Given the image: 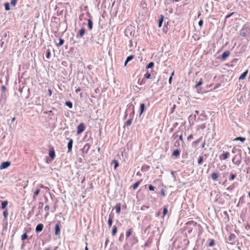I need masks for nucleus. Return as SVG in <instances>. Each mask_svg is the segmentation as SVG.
<instances>
[{
  "label": "nucleus",
  "mask_w": 250,
  "mask_h": 250,
  "mask_svg": "<svg viewBox=\"0 0 250 250\" xmlns=\"http://www.w3.org/2000/svg\"><path fill=\"white\" fill-rule=\"evenodd\" d=\"M41 188H44V187L42 185H41Z\"/></svg>",
  "instance_id": "nucleus-63"
},
{
  "label": "nucleus",
  "mask_w": 250,
  "mask_h": 250,
  "mask_svg": "<svg viewBox=\"0 0 250 250\" xmlns=\"http://www.w3.org/2000/svg\"><path fill=\"white\" fill-rule=\"evenodd\" d=\"M128 62H128V61H127L126 60V61H125V66H126V64H127V63Z\"/></svg>",
  "instance_id": "nucleus-59"
},
{
  "label": "nucleus",
  "mask_w": 250,
  "mask_h": 250,
  "mask_svg": "<svg viewBox=\"0 0 250 250\" xmlns=\"http://www.w3.org/2000/svg\"><path fill=\"white\" fill-rule=\"evenodd\" d=\"M227 168V166L225 165H223L219 167V169L221 171H223L225 170Z\"/></svg>",
  "instance_id": "nucleus-31"
},
{
  "label": "nucleus",
  "mask_w": 250,
  "mask_h": 250,
  "mask_svg": "<svg viewBox=\"0 0 250 250\" xmlns=\"http://www.w3.org/2000/svg\"><path fill=\"white\" fill-rule=\"evenodd\" d=\"M44 209L46 210V211H48L49 209V206L47 205L45 207V208H44Z\"/></svg>",
  "instance_id": "nucleus-50"
},
{
  "label": "nucleus",
  "mask_w": 250,
  "mask_h": 250,
  "mask_svg": "<svg viewBox=\"0 0 250 250\" xmlns=\"http://www.w3.org/2000/svg\"><path fill=\"white\" fill-rule=\"evenodd\" d=\"M88 26L90 30H92L93 27V22L90 19L88 20Z\"/></svg>",
  "instance_id": "nucleus-14"
},
{
  "label": "nucleus",
  "mask_w": 250,
  "mask_h": 250,
  "mask_svg": "<svg viewBox=\"0 0 250 250\" xmlns=\"http://www.w3.org/2000/svg\"><path fill=\"white\" fill-rule=\"evenodd\" d=\"M179 139H180L181 141H183L182 135H180V137H179Z\"/></svg>",
  "instance_id": "nucleus-57"
},
{
  "label": "nucleus",
  "mask_w": 250,
  "mask_h": 250,
  "mask_svg": "<svg viewBox=\"0 0 250 250\" xmlns=\"http://www.w3.org/2000/svg\"><path fill=\"white\" fill-rule=\"evenodd\" d=\"M84 33H85V29L84 28H82L79 31V34L77 35V37L79 36L80 37H82L84 35Z\"/></svg>",
  "instance_id": "nucleus-7"
},
{
  "label": "nucleus",
  "mask_w": 250,
  "mask_h": 250,
  "mask_svg": "<svg viewBox=\"0 0 250 250\" xmlns=\"http://www.w3.org/2000/svg\"><path fill=\"white\" fill-rule=\"evenodd\" d=\"M201 138H199V139L197 140L196 141H195V142H194V143L195 144H198V143L200 142V141H201Z\"/></svg>",
  "instance_id": "nucleus-48"
},
{
  "label": "nucleus",
  "mask_w": 250,
  "mask_h": 250,
  "mask_svg": "<svg viewBox=\"0 0 250 250\" xmlns=\"http://www.w3.org/2000/svg\"><path fill=\"white\" fill-rule=\"evenodd\" d=\"M202 80L201 79L200 81L196 84V87L200 86L202 84Z\"/></svg>",
  "instance_id": "nucleus-40"
},
{
  "label": "nucleus",
  "mask_w": 250,
  "mask_h": 250,
  "mask_svg": "<svg viewBox=\"0 0 250 250\" xmlns=\"http://www.w3.org/2000/svg\"><path fill=\"white\" fill-rule=\"evenodd\" d=\"M1 89H2V91H3V92H4V91H5V90H6V87H5V86H4V85L2 86V87H1Z\"/></svg>",
  "instance_id": "nucleus-53"
},
{
  "label": "nucleus",
  "mask_w": 250,
  "mask_h": 250,
  "mask_svg": "<svg viewBox=\"0 0 250 250\" xmlns=\"http://www.w3.org/2000/svg\"><path fill=\"white\" fill-rule=\"evenodd\" d=\"M112 163L115 164L114 165V169H116V168L118 167L119 164L117 160H114L112 161Z\"/></svg>",
  "instance_id": "nucleus-30"
},
{
  "label": "nucleus",
  "mask_w": 250,
  "mask_h": 250,
  "mask_svg": "<svg viewBox=\"0 0 250 250\" xmlns=\"http://www.w3.org/2000/svg\"><path fill=\"white\" fill-rule=\"evenodd\" d=\"M195 113H196V114L197 115H198V114H199V111H197V110H196V111H195Z\"/></svg>",
  "instance_id": "nucleus-60"
},
{
  "label": "nucleus",
  "mask_w": 250,
  "mask_h": 250,
  "mask_svg": "<svg viewBox=\"0 0 250 250\" xmlns=\"http://www.w3.org/2000/svg\"><path fill=\"white\" fill-rule=\"evenodd\" d=\"M140 183L141 182L140 181H138L136 183H135L133 186V188L134 189H136L138 187V186H139V185L140 184Z\"/></svg>",
  "instance_id": "nucleus-22"
},
{
  "label": "nucleus",
  "mask_w": 250,
  "mask_h": 250,
  "mask_svg": "<svg viewBox=\"0 0 250 250\" xmlns=\"http://www.w3.org/2000/svg\"><path fill=\"white\" fill-rule=\"evenodd\" d=\"M233 13H232L231 14H229V15H228L226 17V19H228V18H229L230 17V16L233 14Z\"/></svg>",
  "instance_id": "nucleus-54"
},
{
  "label": "nucleus",
  "mask_w": 250,
  "mask_h": 250,
  "mask_svg": "<svg viewBox=\"0 0 250 250\" xmlns=\"http://www.w3.org/2000/svg\"><path fill=\"white\" fill-rule=\"evenodd\" d=\"M205 142H204V143L202 144V146H201V147H202V148H204V146H205Z\"/></svg>",
  "instance_id": "nucleus-58"
},
{
  "label": "nucleus",
  "mask_w": 250,
  "mask_h": 250,
  "mask_svg": "<svg viewBox=\"0 0 250 250\" xmlns=\"http://www.w3.org/2000/svg\"><path fill=\"white\" fill-rule=\"evenodd\" d=\"M117 232V228L115 226H114L112 228V234L114 235L116 234Z\"/></svg>",
  "instance_id": "nucleus-27"
},
{
  "label": "nucleus",
  "mask_w": 250,
  "mask_h": 250,
  "mask_svg": "<svg viewBox=\"0 0 250 250\" xmlns=\"http://www.w3.org/2000/svg\"><path fill=\"white\" fill-rule=\"evenodd\" d=\"M10 165V163L9 162H3L1 165L0 166V169H3L7 168Z\"/></svg>",
  "instance_id": "nucleus-1"
},
{
  "label": "nucleus",
  "mask_w": 250,
  "mask_h": 250,
  "mask_svg": "<svg viewBox=\"0 0 250 250\" xmlns=\"http://www.w3.org/2000/svg\"><path fill=\"white\" fill-rule=\"evenodd\" d=\"M15 120V118H13L12 119V122H14Z\"/></svg>",
  "instance_id": "nucleus-61"
},
{
  "label": "nucleus",
  "mask_w": 250,
  "mask_h": 250,
  "mask_svg": "<svg viewBox=\"0 0 250 250\" xmlns=\"http://www.w3.org/2000/svg\"><path fill=\"white\" fill-rule=\"evenodd\" d=\"M43 228V225L42 224L38 225L36 228V232H41L42 231Z\"/></svg>",
  "instance_id": "nucleus-5"
},
{
  "label": "nucleus",
  "mask_w": 250,
  "mask_h": 250,
  "mask_svg": "<svg viewBox=\"0 0 250 250\" xmlns=\"http://www.w3.org/2000/svg\"><path fill=\"white\" fill-rule=\"evenodd\" d=\"M245 140V138L241 137H237L233 140V141H240L242 142H244Z\"/></svg>",
  "instance_id": "nucleus-16"
},
{
  "label": "nucleus",
  "mask_w": 250,
  "mask_h": 250,
  "mask_svg": "<svg viewBox=\"0 0 250 250\" xmlns=\"http://www.w3.org/2000/svg\"><path fill=\"white\" fill-rule=\"evenodd\" d=\"M144 76L146 79H150L151 77V74L150 73H147Z\"/></svg>",
  "instance_id": "nucleus-39"
},
{
  "label": "nucleus",
  "mask_w": 250,
  "mask_h": 250,
  "mask_svg": "<svg viewBox=\"0 0 250 250\" xmlns=\"http://www.w3.org/2000/svg\"><path fill=\"white\" fill-rule=\"evenodd\" d=\"M4 6H5V9L6 10L8 11V10H10L9 5L8 3H7V2L5 3L4 4Z\"/></svg>",
  "instance_id": "nucleus-36"
},
{
  "label": "nucleus",
  "mask_w": 250,
  "mask_h": 250,
  "mask_svg": "<svg viewBox=\"0 0 250 250\" xmlns=\"http://www.w3.org/2000/svg\"><path fill=\"white\" fill-rule=\"evenodd\" d=\"M131 231L130 229L128 230L126 233V238L129 237L131 235Z\"/></svg>",
  "instance_id": "nucleus-37"
},
{
  "label": "nucleus",
  "mask_w": 250,
  "mask_h": 250,
  "mask_svg": "<svg viewBox=\"0 0 250 250\" xmlns=\"http://www.w3.org/2000/svg\"><path fill=\"white\" fill-rule=\"evenodd\" d=\"M17 2V0H12L11 1V4L12 5H15L16 3Z\"/></svg>",
  "instance_id": "nucleus-45"
},
{
  "label": "nucleus",
  "mask_w": 250,
  "mask_h": 250,
  "mask_svg": "<svg viewBox=\"0 0 250 250\" xmlns=\"http://www.w3.org/2000/svg\"><path fill=\"white\" fill-rule=\"evenodd\" d=\"M167 213V209L166 208H164L163 210V214L164 215H166Z\"/></svg>",
  "instance_id": "nucleus-46"
},
{
  "label": "nucleus",
  "mask_w": 250,
  "mask_h": 250,
  "mask_svg": "<svg viewBox=\"0 0 250 250\" xmlns=\"http://www.w3.org/2000/svg\"><path fill=\"white\" fill-rule=\"evenodd\" d=\"M73 143V140L72 139H70L68 143V145H67L68 152H70L71 151Z\"/></svg>",
  "instance_id": "nucleus-6"
},
{
  "label": "nucleus",
  "mask_w": 250,
  "mask_h": 250,
  "mask_svg": "<svg viewBox=\"0 0 250 250\" xmlns=\"http://www.w3.org/2000/svg\"><path fill=\"white\" fill-rule=\"evenodd\" d=\"M3 215L4 217V218H6L7 217V216L8 215V213H7V211L6 210H5V211H3Z\"/></svg>",
  "instance_id": "nucleus-43"
},
{
  "label": "nucleus",
  "mask_w": 250,
  "mask_h": 250,
  "mask_svg": "<svg viewBox=\"0 0 250 250\" xmlns=\"http://www.w3.org/2000/svg\"><path fill=\"white\" fill-rule=\"evenodd\" d=\"M90 147V145L89 144H86L83 148V150L87 152Z\"/></svg>",
  "instance_id": "nucleus-13"
},
{
  "label": "nucleus",
  "mask_w": 250,
  "mask_h": 250,
  "mask_svg": "<svg viewBox=\"0 0 250 250\" xmlns=\"http://www.w3.org/2000/svg\"><path fill=\"white\" fill-rule=\"evenodd\" d=\"M230 54V52L229 51H226L224 52L221 56V59L223 60H224L226 59L227 57H228Z\"/></svg>",
  "instance_id": "nucleus-4"
},
{
  "label": "nucleus",
  "mask_w": 250,
  "mask_h": 250,
  "mask_svg": "<svg viewBox=\"0 0 250 250\" xmlns=\"http://www.w3.org/2000/svg\"><path fill=\"white\" fill-rule=\"evenodd\" d=\"M153 66H154V62H150L146 66V68L148 69V68H152Z\"/></svg>",
  "instance_id": "nucleus-29"
},
{
  "label": "nucleus",
  "mask_w": 250,
  "mask_h": 250,
  "mask_svg": "<svg viewBox=\"0 0 250 250\" xmlns=\"http://www.w3.org/2000/svg\"><path fill=\"white\" fill-rule=\"evenodd\" d=\"M232 188L231 187H229L228 188V189H231Z\"/></svg>",
  "instance_id": "nucleus-64"
},
{
  "label": "nucleus",
  "mask_w": 250,
  "mask_h": 250,
  "mask_svg": "<svg viewBox=\"0 0 250 250\" xmlns=\"http://www.w3.org/2000/svg\"><path fill=\"white\" fill-rule=\"evenodd\" d=\"M203 157H201V156H200L198 158V163L199 165H201L202 164V162H203Z\"/></svg>",
  "instance_id": "nucleus-34"
},
{
  "label": "nucleus",
  "mask_w": 250,
  "mask_h": 250,
  "mask_svg": "<svg viewBox=\"0 0 250 250\" xmlns=\"http://www.w3.org/2000/svg\"><path fill=\"white\" fill-rule=\"evenodd\" d=\"M132 122V119L128 120L126 122V125L127 126H129L131 124Z\"/></svg>",
  "instance_id": "nucleus-35"
},
{
  "label": "nucleus",
  "mask_w": 250,
  "mask_h": 250,
  "mask_svg": "<svg viewBox=\"0 0 250 250\" xmlns=\"http://www.w3.org/2000/svg\"><path fill=\"white\" fill-rule=\"evenodd\" d=\"M55 229V234L56 235H59L60 233V224L59 223H57L56 225Z\"/></svg>",
  "instance_id": "nucleus-3"
},
{
  "label": "nucleus",
  "mask_w": 250,
  "mask_h": 250,
  "mask_svg": "<svg viewBox=\"0 0 250 250\" xmlns=\"http://www.w3.org/2000/svg\"><path fill=\"white\" fill-rule=\"evenodd\" d=\"M219 177V175L217 173H213L211 175V177L213 180H216Z\"/></svg>",
  "instance_id": "nucleus-10"
},
{
  "label": "nucleus",
  "mask_w": 250,
  "mask_h": 250,
  "mask_svg": "<svg viewBox=\"0 0 250 250\" xmlns=\"http://www.w3.org/2000/svg\"><path fill=\"white\" fill-rule=\"evenodd\" d=\"M179 154H180V151L178 149H175V150H174V151L173 152V153H172V155L176 157H178Z\"/></svg>",
  "instance_id": "nucleus-12"
},
{
  "label": "nucleus",
  "mask_w": 250,
  "mask_h": 250,
  "mask_svg": "<svg viewBox=\"0 0 250 250\" xmlns=\"http://www.w3.org/2000/svg\"><path fill=\"white\" fill-rule=\"evenodd\" d=\"M133 56H129L127 58L126 60L129 62L133 59Z\"/></svg>",
  "instance_id": "nucleus-41"
},
{
  "label": "nucleus",
  "mask_w": 250,
  "mask_h": 250,
  "mask_svg": "<svg viewBox=\"0 0 250 250\" xmlns=\"http://www.w3.org/2000/svg\"><path fill=\"white\" fill-rule=\"evenodd\" d=\"M248 70H247L246 71H245L244 73H243L239 77V80H244L245 79L247 75L248 74Z\"/></svg>",
  "instance_id": "nucleus-8"
},
{
  "label": "nucleus",
  "mask_w": 250,
  "mask_h": 250,
  "mask_svg": "<svg viewBox=\"0 0 250 250\" xmlns=\"http://www.w3.org/2000/svg\"><path fill=\"white\" fill-rule=\"evenodd\" d=\"M85 250H88V249L87 246L85 247Z\"/></svg>",
  "instance_id": "nucleus-62"
},
{
  "label": "nucleus",
  "mask_w": 250,
  "mask_h": 250,
  "mask_svg": "<svg viewBox=\"0 0 250 250\" xmlns=\"http://www.w3.org/2000/svg\"><path fill=\"white\" fill-rule=\"evenodd\" d=\"M84 126L83 124H81L77 127V134H80L83 131Z\"/></svg>",
  "instance_id": "nucleus-2"
},
{
  "label": "nucleus",
  "mask_w": 250,
  "mask_h": 250,
  "mask_svg": "<svg viewBox=\"0 0 250 250\" xmlns=\"http://www.w3.org/2000/svg\"><path fill=\"white\" fill-rule=\"evenodd\" d=\"M48 92H49V95L51 96L52 95V91L50 89L48 90Z\"/></svg>",
  "instance_id": "nucleus-56"
},
{
  "label": "nucleus",
  "mask_w": 250,
  "mask_h": 250,
  "mask_svg": "<svg viewBox=\"0 0 250 250\" xmlns=\"http://www.w3.org/2000/svg\"><path fill=\"white\" fill-rule=\"evenodd\" d=\"M240 35L242 37H245L246 35V32L244 29H242L240 31Z\"/></svg>",
  "instance_id": "nucleus-23"
},
{
  "label": "nucleus",
  "mask_w": 250,
  "mask_h": 250,
  "mask_svg": "<svg viewBox=\"0 0 250 250\" xmlns=\"http://www.w3.org/2000/svg\"><path fill=\"white\" fill-rule=\"evenodd\" d=\"M203 21L202 20H200L198 23L199 25L200 26H202L203 25Z\"/></svg>",
  "instance_id": "nucleus-47"
},
{
  "label": "nucleus",
  "mask_w": 250,
  "mask_h": 250,
  "mask_svg": "<svg viewBox=\"0 0 250 250\" xmlns=\"http://www.w3.org/2000/svg\"><path fill=\"white\" fill-rule=\"evenodd\" d=\"M40 190L39 189H37L35 192L33 196V199H35L36 197L39 195L40 193Z\"/></svg>",
  "instance_id": "nucleus-21"
},
{
  "label": "nucleus",
  "mask_w": 250,
  "mask_h": 250,
  "mask_svg": "<svg viewBox=\"0 0 250 250\" xmlns=\"http://www.w3.org/2000/svg\"><path fill=\"white\" fill-rule=\"evenodd\" d=\"M214 245V240H211L209 243V246L211 247V246H213Z\"/></svg>",
  "instance_id": "nucleus-44"
},
{
  "label": "nucleus",
  "mask_w": 250,
  "mask_h": 250,
  "mask_svg": "<svg viewBox=\"0 0 250 250\" xmlns=\"http://www.w3.org/2000/svg\"><path fill=\"white\" fill-rule=\"evenodd\" d=\"M8 204V202L6 201H3L1 203V208L4 209Z\"/></svg>",
  "instance_id": "nucleus-20"
},
{
  "label": "nucleus",
  "mask_w": 250,
  "mask_h": 250,
  "mask_svg": "<svg viewBox=\"0 0 250 250\" xmlns=\"http://www.w3.org/2000/svg\"><path fill=\"white\" fill-rule=\"evenodd\" d=\"M46 58L47 59H49L50 58V51L49 49H47L46 50Z\"/></svg>",
  "instance_id": "nucleus-26"
},
{
  "label": "nucleus",
  "mask_w": 250,
  "mask_h": 250,
  "mask_svg": "<svg viewBox=\"0 0 250 250\" xmlns=\"http://www.w3.org/2000/svg\"><path fill=\"white\" fill-rule=\"evenodd\" d=\"M193 138V135L192 134L190 135L188 137V140H190L191 139H192Z\"/></svg>",
  "instance_id": "nucleus-49"
},
{
  "label": "nucleus",
  "mask_w": 250,
  "mask_h": 250,
  "mask_svg": "<svg viewBox=\"0 0 250 250\" xmlns=\"http://www.w3.org/2000/svg\"><path fill=\"white\" fill-rule=\"evenodd\" d=\"M164 20V17L163 16H161V18L159 19V27H160L162 26L163 21Z\"/></svg>",
  "instance_id": "nucleus-25"
},
{
  "label": "nucleus",
  "mask_w": 250,
  "mask_h": 250,
  "mask_svg": "<svg viewBox=\"0 0 250 250\" xmlns=\"http://www.w3.org/2000/svg\"><path fill=\"white\" fill-rule=\"evenodd\" d=\"M172 76H171L168 80V82L170 84H171V81H172Z\"/></svg>",
  "instance_id": "nucleus-52"
},
{
  "label": "nucleus",
  "mask_w": 250,
  "mask_h": 250,
  "mask_svg": "<svg viewBox=\"0 0 250 250\" xmlns=\"http://www.w3.org/2000/svg\"><path fill=\"white\" fill-rule=\"evenodd\" d=\"M63 43H64V40L62 39H60L59 40V42L58 43L57 45L58 46H61L63 44Z\"/></svg>",
  "instance_id": "nucleus-32"
},
{
  "label": "nucleus",
  "mask_w": 250,
  "mask_h": 250,
  "mask_svg": "<svg viewBox=\"0 0 250 250\" xmlns=\"http://www.w3.org/2000/svg\"><path fill=\"white\" fill-rule=\"evenodd\" d=\"M116 211L117 213H119L121 211V206L120 204H117L116 206Z\"/></svg>",
  "instance_id": "nucleus-17"
},
{
  "label": "nucleus",
  "mask_w": 250,
  "mask_h": 250,
  "mask_svg": "<svg viewBox=\"0 0 250 250\" xmlns=\"http://www.w3.org/2000/svg\"><path fill=\"white\" fill-rule=\"evenodd\" d=\"M65 105L69 107L70 108H72L73 107V104L70 101H67L65 103Z\"/></svg>",
  "instance_id": "nucleus-19"
},
{
  "label": "nucleus",
  "mask_w": 250,
  "mask_h": 250,
  "mask_svg": "<svg viewBox=\"0 0 250 250\" xmlns=\"http://www.w3.org/2000/svg\"><path fill=\"white\" fill-rule=\"evenodd\" d=\"M81 91V88H77V89H76L75 90V92L76 93H78L79 92H80Z\"/></svg>",
  "instance_id": "nucleus-55"
},
{
  "label": "nucleus",
  "mask_w": 250,
  "mask_h": 250,
  "mask_svg": "<svg viewBox=\"0 0 250 250\" xmlns=\"http://www.w3.org/2000/svg\"><path fill=\"white\" fill-rule=\"evenodd\" d=\"M223 157V159H226L229 157V153L228 152H226L222 154L221 156H220V158L221 159V157Z\"/></svg>",
  "instance_id": "nucleus-9"
},
{
  "label": "nucleus",
  "mask_w": 250,
  "mask_h": 250,
  "mask_svg": "<svg viewBox=\"0 0 250 250\" xmlns=\"http://www.w3.org/2000/svg\"><path fill=\"white\" fill-rule=\"evenodd\" d=\"M236 157V156H235L234 157V158L232 159V161L235 165L239 166L241 163V160L239 159V160H237V161H236L235 162H234V160L235 159Z\"/></svg>",
  "instance_id": "nucleus-11"
},
{
  "label": "nucleus",
  "mask_w": 250,
  "mask_h": 250,
  "mask_svg": "<svg viewBox=\"0 0 250 250\" xmlns=\"http://www.w3.org/2000/svg\"><path fill=\"white\" fill-rule=\"evenodd\" d=\"M145 105L144 104H141L140 105V114H142L145 110Z\"/></svg>",
  "instance_id": "nucleus-18"
},
{
  "label": "nucleus",
  "mask_w": 250,
  "mask_h": 250,
  "mask_svg": "<svg viewBox=\"0 0 250 250\" xmlns=\"http://www.w3.org/2000/svg\"><path fill=\"white\" fill-rule=\"evenodd\" d=\"M235 177L236 176H235V174L231 173L230 176L229 180L232 181V180H234V178H235Z\"/></svg>",
  "instance_id": "nucleus-38"
},
{
  "label": "nucleus",
  "mask_w": 250,
  "mask_h": 250,
  "mask_svg": "<svg viewBox=\"0 0 250 250\" xmlns=\"http://www.w3.org/2000/svg\"><path fill=\"white\" fill-rule=\"evenodd\" d=\"M27 237H28V236L26 233H24L21 236V238L22 240H24L27 239Z\"/></svg>",
  "instance_id": "nucleus-33"
},
{
  "label": "nucleus",
  "mask_w": 250,
  "mask_h": 250,
  "mask_svg": "<svg viewBox=\"0 0 250 250\" xmlns=\"http://www.w3.org/2000/svg\"><path fill=\"white\" fill-rule=\"evenodd\" d=\"M49 156L53 159L55 157V151L53 150H50L49 152Z\"/></svg>",
  "instance_id": "nucleus-15"
},
{
  "label": "nucleus",
  "mask_w": 250,
  "mask_h": 250,
  "mask_svg": "<svg viewBox=\"0 0 250 250\" xmlns=\"http://www.w3.org/2000/svg\"><path fill=\"white\" fill-rule=\"evenodd\" d=\"M148 188L151 191H153L154 190V187L152 185H149Z\"/></svg>",
  "instance_id": "nucleus-42"
},
{
  "label": "nucleus",
  "mask_w": 250,
  "mask_h": 250,
  "mask_svg": "<svg viewBox=\"0 0 250 250\" xmlns=\"http://www.w3.org/2000/svg\"><path fill=\"white\" fill-rule=\"evenodd\" d=\"M108 224L109 227H111L112 224V218L111 216H109V219L108 220Z\"/></svg>",
  "instance_id": "nucleus-28"
},
{
  "label": "nucleus",
  "mask_w": 250,
  "mask_h": 250,
  "mask_svg": "<svg viewBox=\"0 0 250 250\" xmlns=\"http://www.w3.org/2000/svg\"><path fill=\"white\" fill-rule=\"evenodd\" d=\"M235 237V235L233 234H230L228 240L229 241H232L234 238Z\"/></svg>",
  "instance_id": "nucleus-24"
},
{
  "label": "nucleus",
  "mask_w": 250,
  "mask_h": 250,
  "mask_svg": "<svg viewBox=\"0 0 250 250\" xmlns=\"http://www.w3.org/2000/svg\"><path fill=\"white\" fill-rule=\"evenodd\" d=\"M161 194H162L163 196H165V191H164V190L163 189H162V190H161Z\"/></svg>",
  "instance_id": "nucleus-51"
}]
</instances>
